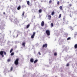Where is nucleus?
<instances>
[{"mask_svg": "<svg viewBox=\"0 0 77 77\" xmlns=\"http://www.w3.org/2000/svg\"><path fill=\"white\" fill-rule=\"evenodd\" d=\"M16 20H17V18H16Z\"/></svg>", "mask_w": 77, "mask_h": 77, "instance_id": "nucleus-36", "label": "nucleus"}, {"mask_svg": "<svg viewBox=\"0 0 77 77\" xmlns=\"http://www.w3.org/2000/svg\"><path fill=\"white\" fill-rule=\"evenodd\" d=\"M3 53L5 55H6V52L5 51H1L0 52V55H1V56H2V57H4Z\"/></svg>", "mask_w": 77, "mask_h": 77, "instance_id": "nucleus-1", "label": "nucleus"}, {"mask_svg": "<svg viewBox=\"0 0 77 77\" xmlns=\"http://www.w3.org/2000/svg\"><path fill=\"white\" fill-rule=\"evenodd\" d=\"M69 7H71V6H72V4H69Z\"/></svg>", "mask_w": 77, "mask_h": 77, "instance_id": "nucleus-29", "label": "nucleus"}, {"mask_svg": "<svg viewBox=\"0 0 77 77\" xmlns=\"http://www.w3.org/2000/svg\"><path fill=\"white\" fill-rule=\"evenodd\" d=\"M19 60L20 59L18 58H17V59H16L14 62V64H15L16 65H18V63H18V61H19Z\"/></svg>", "mask_w": 77, "mask_h": 77, "instance_id": "nucleus-2", "label": "nucleus"}, {"mask_svg": "<svg viewBox=\"0 0 77 77\" xmlns=\"http://www.w3.org/2000/svg\"><path fill=\"white\" fill-rule=\"evenodd\" d=\"M66 66H69V64L67 63L66 65Z\"/></svg>", "mask_w": 77, "mask_h": 77, "instance_id": "nucleus-23", "label": "nucleus"}, {"mask_svg": "<svg viewBox=\"0 0 77 77\" xmlns=\"http://www.w3.org/2000/svg\"><path fill=\"white\" fill-rule=\"evenodd\" d=\"M38 61V60H35L34 62V63H36Z\"/></svg>", "mask_w": 77, "mask_h": 77, "instance_id": "nucleus-15", "label": "nucleus"}, {"mask_svg": "<svg viewBox=\"0 0 77 77\" xmlns=\"http://www.w3.org/2000/svg\"><path fill=\"white\" fill-rule=\"evenodd\" d=\"M63 19L64 20V19H65V18H63Z\"/></svg>", "mask_w": 77, "mask_h": 77, "instance_id": "nucleus-34", "label": "nucleus"}, {"mask_svg": "<svg viewBox=\"0 0 77 77\" xmlns=\"http://www.w3.org/2000/svg\"><path fill=\"white\" fill-rule=\"evenodd\" d=\"M61 16H62V14H60L59 15V17H58V18H60V17H61Z\"/></svg>", "mask_w": 77, "mask_h": 77, "instance_id": "nucleus-22", "label": "nucleus"}, {"mask_svg": "<svg viewBox=\"0 0 77 77\" xmlns=\"http://www.w3.org/2000/svg\"><path fill=\"white\" fill-rule=\"evenodd\" d=\"M51 27H53V26H54V24H53V23H51Z\"/></svg>", "mask_w": 77, "mask_h": 77, "instance_id": "nucleus-17", "label": "nucleus"}, {"mask_svg": "<svg viewBox=\"0 0 77 77\" xmlns=\"http://www.w3.org/2000/svg\"><path fill=\"white\" fill-rule=\"evenodd\" d=\"M54 11H53L51 13L52 15H53L54 14Z\"/></svg>", "mask_w": 77, "mask_h": 77, "instance_id": "nucleus-18", "label": "nucleus"}, {"mask_svg": "<svg viewBox=\"0 0 77 77\" xmlns=\"http://www.w3.org/2000/svg\"><path fill=\"white\" fill-rule=\"evenodd\" d=\"M46 33L48 36H50V31L49 30H46Z\"/></svg>", "mask_w": 77, "mask_h": 77, "instance_id": "nucleus-3", "label": "nucleus"}, {"mask_svg": "<svg viewBox=\"0 0 77 77\" xmlns=\"http://www.w3.org/2000/svg\"><path fill=\"white\" fill-rule=\"evenodd\" d=\"M3 14H4V15H5V12H4L3 13Z\"/></svg>", "mask_w": 77, "mask_h": 77, "instance_id": "nucleus-33", "label": "nucleus"}, {"mask_svg": "<svg viewBox=\"0 0 77 77\" xmlns=\"http://www.w3.org/2000/svg\"><path fill=\"white\" fill-rule=\"evenodd\" d=\"M35 32H33V34L31 36V38L32 39L34 38V36H35Z\"/></svg>", "mask_w": 77, "mask_h": 77, "instance_id": "nucleus-5", "label": "nucleus"}, {"mask_svg": "<svg viewBox=\"0 0 77 77\" xmlns=\"http://www.w3.org/2000/svg\"><path fill=\"white\" fill-rule=\"evenodd\" d=\"M42 26H44V21H42L41 23Z\"/></svg>", "mask_w": 77, "mask_h": 77, "instance_id": "nucleus-7", "label": "nucleus"}, {"mask_svg": "<svg viewBox=\"0 0 77 77\" xmlns=\"http://www.w3.org/2000/svg\"><path fill=\"white\" fill-rule=\"evenodd\" d=\"M71 29H72V30L73 29H72V27H71Z\"/></svg>", "mask_w": 77, "mask_h": 77, "instance_id": "nucleus-32", "label": "nucleus"}, {"mask_svg": "<svg viewBox=\"0 0 77 77\" xmlns=\"http://www.w3.org/2000/svg\"><path fill=\"white\" fill-rule=\"evenodd\" d=\"M38 12L39 13H41L42 12V10L40 9L38 10Z\"/></svg>", "mask_w": 77, "mask_h": 77, "instance_id": "nucleus-16", "label": "nucleus"}, {"mask_svg": "<svg viewBox=\"0 0 77 77\" xmlns=\"http://www.w3.org/2000/svg\"><path fill=\"white\" fill-rule=\"evenodd\" d=\"M25 42H23L22 43V46H23V47H25Z\"/></svg>", "mask_w": 77, "mask_h": 77, "instance_id": "nucleus-9", "label": "nucleus"}, {"mask_svg": "<svg viewBox=\"0 0 77 77\" xmlns=\"http://www.w3.org/2000/svg\"><path fill=\"white\" fill-rule=\"evenodd\" d=\"M54 55H55V56H57V53L55 52L54 53Z\"/></svg>", "mask_w": 77, "mask_h": 77, "instance_id": "nucleus-24", "label": "nucleus"}, {"mask_svg": "<svg viewBox=\"0 0 77 77\" xmlns=\"http://www.w3.org/2000/svg\"><path fill=\"white\" fill-rule=\"evenodd\" d=\"M71 39L70 37H69L67 38V40H69V39Z\"/></svg>", "mask_w": 77, "mask_h": 77, "instance_id": "nucleus-28", "label": "nucleus"}, {"mask_svg": "<svg viewBox=\"0 0 77 77\" xmlns=\"http://www.w3.org/2000/svg\"><path fill=\"white\" fill-rule=\"evenodd\" d=\"M34 1H35L36 0H33Z\"/></svg>", "mask_w": 77, "mask_h": 77, "instance_id": "nucleus-35", "label": "nucleus"}, {"mask_svg": "<svg viewBox=\"0 0 77 77\" xmlns=\"http://www.w3.org/2000/svg\"><path fill=\"white\" fill-rule=\"evenodd\" d=\"M33 60H34L32 58L30 60V62H32V63H33Z\"/></svg>", "mask_w": 77, "mask_h": 77, "instance_id": "nucleus-8", "label": "nucleus"}, {"mask_svg": "<svg viewBox=\"0 0 77 77\" xmlns=\"http://www.w3.org/2000/svg\"><path fill=\"white\" fill-rule=\"evenodd\" d=\"M48 19L49 20H50L51 19V16L50 15H49L48 16Z\"/></svg>", "mask_w": 77, "mask_h": 77, "instance_id": "nucleus-6", "label": "nucleus"}, {"mask_svg": "<svg viewBox=\"0 0 77 77\" xmlns=\"http://www.w3.org/2000/svg\"><path fill=\"white\" fill-rule=\"evenodd\" d=\"M24 13H25L24 11H23V13L22 14V16H23V17L24 16Z\"/></svg>", "mask_w": 77, "mask_h": 77, "instance_id": "nucleus-25", "label": "nucleus"}, {"mask_svg": "<svg viewBox=\"0 0 77 77\" xmlns=\"http://www.w3.org/2000/svg\"><path fill=\"white\" fill-rule=\"evenodd\" d=\"M57 5H59V1L57 2Z\"/></svg>", "mask_w": 77, "mask_h": 77, "instance_id": "nucleus-27", "label": "nucleus"}, {"mask_svg": "<svg viewBox=\"0 0 77 77\" xmlns=\"http://www.w3.org/2000/svg\"><path fill=\"white\" fill-rule=\"evenodd\" d=\"M21 9V6H19V7H17V10H20Z\"/></svg>", "mask_w": 77, "mask_h": 77, "instance_id": "nucleus-11", "label": "nucleus"}, {"mask_svg": "<svg viewBox=\"0 0 77 77\" xmlns=\"http://www.w3.org/2000/svg\"><path fill=\"white\" fill-rule=\"evenodd\" d=\"M11 60V59H9L8 60V62H10V61Z\"/></svg>", "mask_w": 77, "mask_h": 77, "instance_id": "nucleus-30", "label": "nucleus"}, {"mask_svg": "<svg viewBox=\"0 0 77 77\" xmlns=\"http://www.w3.org/2000/svg\"><path fill=\"white\" fill-rule=\"evenodd\" d=\"M74 48L75 49L77 48V44H76L75 45Z\"/></svg>", "mask_w": 77, "mask_h": 77, "instance_id": "nucleus-12", "label": "nucleus"}, {"mask_svg": "<svg viewBox=\"0 0 77 77\" xmlns=\"http://www.w3.org/2000/svg\"><path fill=\"white\" fill-rule=\"evenodd\" d=\"M14 55V52L11 53V56H13V55Z\"/></svg>", "mask_w": 77, "mask_h": 77, "instance_id": "nucleus-21", "label": "nucleus"}, {"mask_svg": "<svg viewBox=\"0 0 77 77\" xmlns=\"http://www.w3.org/2000/svg\"><path fill=\"white\" fill-rule=\"evenodd\" d=\"M47 44H44L43 45V46L42 47V48H47Z\"/></svg>", "mask_w": 77, "mask_h": 77, "instance_id": "nucleus-4", "label": "nucleus"}, {"mask_svg": "<svg viewBox=\"0 0 77 77\" xmlns=\"http://www.w3.org/2000/svg\"><path fill=\"white\" fill-rule=\"evenodd\" d=\"M38 53L39 55H41V53L40 52H38Z\"/></svg>", "mask_w": 77, "mask_h": 77, "instance_id": "nucleus-31", "label": "nucleus"}, {"mask_svg": "<svg viewBox=\"0 0 77 77\" xmlns=\"http://www.w3.org/2000/svg\"><path fill=\"white\" fill-rule=\"evenodd\" d=\"M13 51V49H11L10 51V53H12V52Z\"/></svg>", "mask_w": 77, "mask_h": 77, "instance_id": "nucleus-20", "label": "nucleus"}, {"mask_svg": "<svg viewBox=\"0 0 77 77\" xmlns=\"http://www.w3.org/2000/svg\"><path fill=\"white\" fill-rule=\"evenodd\" d=\"M59 8H60V11H62V10H63V8H62V6H60L59 7Z\"/></svg>", "mask_w": 77, "mask_h": 77, "instance_id": "nucleus-10", "label": "nucleus"}, {"mask_svg": "<svg viewBox=\"0 0 77 77\" xmlns=\"http://www.w3.org/2000/svg\"><path fill=\"white\" fill-rule=\"evenodd\" d=\"M51 2H52V1H51V0H50V1H49V4H51Z\"/></svg>", "mask_w": 77, "mask_h": 77, "instance_id": "nucleus-26", "label": "nucleus"}, {"mask_svg": "<svg viewBox=\"0 0 77 77\" xmlns=\"http://www.w3.org/2000/svg\"><path fill=\"white\" fill-rule=\"evenodd\" d=\"M13 67H11L10 69L11 71H12L13 70Z\"/></svg>", "mask_w": 77, "mask_h": 77, "instance_id": "nucleus-19", "label": "nucleus"}, {"mask_svg": "<svg viewBox=\"0 0 77 77\" xmlns=\"http://www.w3.org/2000/svg\"><path fill=\"white\" fill-rule=\"evenodd\" d=\"M29 27H30V24H28L26 26L27 29H28Z\"/></svg>", "mask_w": 77, "mask_h": 77, "instance_id": "nucleus-14", "label": "nucleus"}, {"mask_svg": "<svg viewBox=\"0 0 77 77\" xmlns=\"http://www.w3.org/2000/svg\"><path fill=\"white\" fill-rule=\"evenodd\" d=\"M27 4L29 6L30 5V2L29 1H27Z\"/></svg>", "mask_w": 77, "mask_h": 77, "instance_id": "nucleus-13", "label": "nucleus"}]
</instances>
